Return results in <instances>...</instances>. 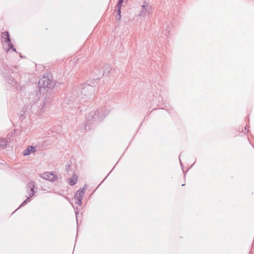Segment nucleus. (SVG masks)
<instances>
[{
    "instance_id": "f257e3e1",
    "label": "nucleus",
    "mask_w": 254,
    "mask_h": 254,
    "mask_svg": "<svg viewBox=\"0 0 254 254\" xmlns=\"http://www.w3.org/2000/svg\"><path fill=\"white\" fill-rule=\"evenodd\" d=\"M40 176L42 178L51 182L56 181L58 179L57 175L49 172L42 173L40 175Z\"/></svg>"
},
{
    "instance_id": "f03ea898",
    "label": "nucleus",
    "mask_w": 254,
    "mask_h": 254,
    "mask_svg": "<svg viewBox=\"0 0 254 254\" xmlns=\"http://www.w3.org/2000/svg\"><path fill=\"white\" fill-rule=\"evenodd\" d=\"M85 192L84 189H80L75 194V202L78 205L82 204V199Z\"/></svg>"
},
{
    "instance_id": "7ed1b4c3",
    "label": "nucleus",
    "mask_w": 254,
    "mask_h": 254,
    "mask_svg": "<svg viewBox=\"0 0 254 254\" xmlns=\"http://www.w3.org/2000/svg\"><path fill=\"white\" fill-rule=\"evenodd\" d=\"M52 81L47 77H44L42 79H40L39 81V84L40 87L44 88H50L52 85Z\"/></svg>"
},
{
    "instance_id": "20e7f679",
    "label": "nucleus",
    "mask_w": 254,
    "mask_h": 254,
    "mask_svg": "<svg viewBox=\"0 0 254 254\" xmlns=\"http://www.w3.org/2000/svg\"><path fill=\"white\" fill-rule=\"evenodd\" d=\"M27 188H28L29 189H30V192H29V194H28V196H27V199H26L25 201H24V203H25V202L26 201H27L30 197H32L33 196H34V189L35 188V183L33 181H31L28 184H27Z\"/></svg>"
},
{
    "instance_id": "39448f33",
    "label": "nucleus",
    "mask_w": 254,
    "mask_h": 254,
    "mask_svg": "<svg viewBox=\"0 0 254 254\" xmlns=\"http://www.w3.org/2000/svg\"><path fill=\"white\" fill-rule=\"evenodd\" d=\"M1 36L2 38L4 39V43L7 44L8 46H9L10 41L8 33L7 32H3L2 33Z\"/></svg>"
},
{
    "instance_id": "423d86ee",
    "label": "nucleus",
    "mask_w": 254,
    "mask_h": 254,
    "mask_svg": "<svg viewBox=\"0 0 254 254\" xmlns=\"http://www.w3.org/2000/svg\"><path fill=\"white\" fill-rule=\"evenodd\" d=\"M36 150V149L34 147L30 146L28 147L26 149H25L23 152V155L24 156H27L30 155L31 153L34 152Z\"/></svg>"
},
{
    "instance_id": "0eeeda50",
    "label": "nucleus",
    "mask_w": 254,
    "mask_h": 254,
    "mask_svg": "<svg viewBox=\"0 0 254 254\" xmlns=\"http://www.w3.org/2000/svg\"><path fill=\"white\" fill-rule=\"evenodd\" d=\"M77 176L76 175H73L71 178L69 179V183L70 185L72 186L75 184L77 182Z\"/></svg>"
},
{
    "instance_id": "6e6552de",
    "label": "nucleus",
    "mask_w": 254,
    "mask_h": 254,
    "mask_svg": "<svg viewBox=\"0 0 254 254\" xmlns=\"http://www.w3.org/2000/svg\"><path fill=\"white\" fill-rule=\"evenodd\" d=\"M123 2V0H119V3H118V14L119 15V17H120L121 8V7H122V4ZM118 19H120V17H119Z\"/></svg>"
},
{
    "instance_id": "1a4fd4ad",
    "label": "nucleus",
    "mask_w": 254,
    "mask_h": 254,
    "mask_svg": "<svg viewBox=\"0 0 254 254\" xmlns=\"http://www.w3.org/2000/svg\"><path fill=\"white\" fill-rule=\"evenodd\" d=\"M5 144V141L3 139L0 138V146H4Z\"/></svg>"
}]
</instances>
